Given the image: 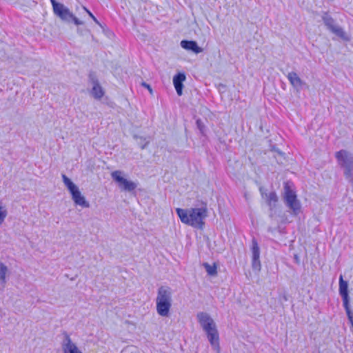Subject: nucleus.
Listing matches in <instances>:
<instances>
[{
  "label": "nucleus",
  "instance_id": "7",
  "mask_svg": "<svg viewBox=\"0 0 353 353\" xmlns=\"http://www.w3.org/2000/svg\"><path fill=\"white\" fill-rule=\"evenodd\" d=\"M122 172L120 170H116L111 173V176L114 181H116L121 190L127 192H132L134 190L137 185L133 181H128L122 176Z\"/></svg>",
  "mask_w": 353,
  "mask_h": 353
},
{
  "label": "nucleus",
  "instance_id": "13",
  "mask_svg": "<svg viewBox=\"0 0 353 353\" xmlns=\"http://www.w3.org/2000/svg\"><path fill=\"white\" fill-rule=\"evenodd\" d=\"M180 45L183 49L193 52L195 54L203 52V48L199 47L195 41L182 40Z\"/></svg>",
  "mask_w": 353,
  "mask_h": 353
},
{
  "label": "nucleus",
  "instance_id": "10",
  "mask_svg": "<svg viewBox=\"0 0 353 353\" xmlns=\"http://www.w3.org/2000/svg\"><path fill=\"white\" fill-rule=\"evenodd\" d=\"M63 335L64 339L61 344L63 353H82L76 344L72 341L67 332H64Z\"/></svg>",
  "mask_w": 353,
  "mask_h": 353
},
{
  "label": "nucleus",
  "instance_id": "4",
  "mask_svg": "<svg viewBox=\"0 0 353 353\" xmlns=\"http://www.w3.org/2000/svg\"><path fill=\"white\" fill-rule=\"evenodd\" d=\"M50 2L54 14L62 21L66 23L73 22L77 26L83 24V22L76 17L63 3H59L56 0H50Z\"/></svg>",
  "mask_w": 353,
  "mask_h": 353
},
{
  "label": "nucleus",
  "instance_id": "9",
  "mask_svg": "<svg viewBox=\"0 0 353 353\" xmlns=\"http://www.w3.org/2000/svg\"><path fill=\"white\" fill-rule=\"evenodd\" d=\"M252 267L253 270L259 271L261 270L260 249L255 239L252 241Z\"/></svg>",
  "mask_w": 353,
  "mask_h": 353
},
{
  "label": "nucleus",
  "instance_id": "19",
  "mask_svg": "<svg viewBox=\"0 0 353 353\" xmlns=\"http://www.w3.org/2000/svg\"><path fill=\"white\" fill-rule=\"evenodd\" d=\"M8 272V268L3 263H0V283L4 285L6 283V275Z\"/></svg>",
  "mask_w": 353,
  "mask_h": 353
},
{
  "label": "nucleus",
  "instance_id": "12",
  "mask_svg": "<svg viewBox=\"0 0 353 353\" xmlns=\"http://www.w3.org/2000/svg\"><path fill=\"white\" fill-rule=\"evenodd\" d=\"M291 85L297 90L299 91L305 85V83L301 79L295 72H290L287 76Z\"/></svg>",
  "mask_w": 353,
  "mask_h": 353
},
{
  "label": "nucleus",
  "instance_id": "15",
  "mask_svg": "<svg viewBox=\"0 0 353 353\" xmlns=\"http://www.w3.org/2000/svg\"><path fill=\"white\" fill-rule=\"evenodd\" d=\"M70 194L72 195V199L76 205L81 206L82 208L90 207L89 203L85 200V197L81 195L79 188L72 191Z\"/></svg>",
  "mask_w": 353,
  "mask_h": 353
},
{
  "label": "nucleus",
  "instance_id": "1",
  "mask_svg": "<svg viewBox=\"0 0 353 353\" xmlns=\"http://www.w3.org/2000/svg\"><path fill=\"white\" fill-rule=\"evenodd\" d=\"M176 212L182 223L193 228H203L205 224L203 220L208 216L206 207L190 209L176 208Z\"/></svg>",
  "mask_w": 353,
  "mask_h": 353
},
{
  "label": "nucleus",
  "instance_id": "16",
  "mask_svg": "<svg viewBox=\"0 0 353 353\" xmlns=\"http://www.w3.org/2000/svg\"><path fill=\"white\" fill-rule=\"evenodd\" d=\"M278 201V196L274 191L270 192V194L267 195V203L271 211L276 208V205Z\"/></svg>",
  "mask_w": 353,
  "mask_h": 353
},
{
  "label": "nucleus",
  "instance_id": "6",
  "mask_svg": "<svg viewBox=\"0 0 353 353\" xmlns=\"http://www.w3.org/2000/svg\"><path fill=\"white\" fill-rule=\"evenodd\" d=\"M202 328L205 332L210 345L214 350H216L217 352H219L220 346L219 332L214 320L212 319V322L210 321V323L203 325Z\"/></svg>",
  "mask_w": 353,
  "mask_h": 353
},
{
  "label": "nucleus",
  "instance_id": "11",
  "mask_svg": "<svg viewBox=\"0 0 353 353\" xmlns=\"http://www.w3.org/2000/svg\"><path fill=\"white\" fill-rule=\"evenodd\" d=\"M339 292L341 296L342 297L343 306L349 305L350 297L348 294V283L347 281L343 280L342 275H341L339 277Z\"/></svg>",
  "mask_w": 353,
  "mask_h": 353
},
{
  "label": "nucleus",
  "instance_id": "5",
  "mask_svg": "<svg viewBox=\"0 0 353 353\" xmlns=\"http://www.w3.org/2000/svg\"><path fill=\"white\" fill-rule=\"evenodd\" d=\"M321 17L325 26L332 33L344 41H347L350 40V37L347 35L344 30L336 24L335 20L327 12H323Z\"/></svg>",
  "mask_w": 353,
  "mask_h": 353
},
{
  "label": "nucleus",
  "instance_id": "18",
  "mask_svg": "<svg viewBox=\"0 0 353 353\" xmlns=\"http://www.w3.org/2000/svg\"><path fill=\"white\" fill-rule=\"evenodd\" d=\"M63 181L68 188L70 193L79 188L66 175L62 174Z\"/></svg>",
  "mask_w": 353,
  "mask_h": 353
},
{
  "label": "nucleus",
  "instance_id": "14",
  "mask_svg": "<svg viewBox=\"0 0 353 353\" xmlns=\"http://www.w3.org/2000/svg\"><path fill=\"white\" fill-rule=\"evenodd\" d=\"M185 78L184 73H178L173 77V84L179 96L183 94V82L185 80Z\"/></svg>",
  "mask_w": 353,
  "mask_h": 353
},
{
  "label": "nucleus",
  "instance_id": "2",
  "mask_svg": "<svg viewBox=\"0 0 353 353\" xmlns=\"http://www.w3.org/2000/svg\"><path fill=\"white\" fill-rule=\"evenodd\" d=\"M157 312L161 316H168L172 306V290L168 286H161L156 298Z\"/></svg>",
  "mask_w": 353,
  "mask_h": 353
},
{
  "label": "nucleus",
  "instance_id": "22",
  "mask_svg": "<svg viewBox=\"0 0 353 353\" xmlns=\"http://www.w3.org/2000/svg\"><path fill=\"white\" fill-rule=\"evenodd\" d=\"M196 126L201 134L205 135V126L201 119H199L196 121Z\"/></svg>",
  "mask_w": 353,
  "mask_h": 353
},
{
  "label": "nucleus",
  "instance_id": "25",
  "mask_svg": "<svg viewBox=\"0 0 353 353\" xmlns=\"http://www.w3.org/2000/svg\"><path fill=\"white\" fill-rule=\"evenodd\" d=\"M141 85H142L143 87H144V88H147V89L148 90V91H149L150 93H152V89L151 86H150L149 84H148L147 83H145V82L143 81V82L141 83Z\"/></svg>",
  "mask_w": 353,
  "mask_h": 353
},
{
  "label": "nucleus",
  "instance_id": "20",
  "mask_svg": "<svg viewBox=\"0 0 353 353\" xmlns=\"http://www.w3.org/2000/svg\"><path fill=\"white\" fill-rule=\"evenodd\" d=\"M203 267L205 268V271L210 276H215L217 274L216 266L215 264L211 265L208 263H204Z\"/></svg>",
  "mask_w": 353,
  "mask_h": 353
},
{
  "label": "nucleus",
  "instance_id": "24",
  "mask_svg": "<svg viewBox=\"0 0 353 353\" xmlns=\"http://www.w3.org/2000/svg\"><path fill=\"white\" fill-rule=\"evenodd\" d=\"M7 216V211L3 210V208L0 206V224H1Z\"/></svg>",
  "mask_w": 353,
  "mask_h": 353
},
{
  "label": "nucleus",
  "instance_id": "3",
  "mask_svg": "<svg viewBox=\"0 0 353 353\" xmlns=\"http://www.w3.org/2000/svg\"><path fill=\"white\" fill-rule=\"evenodd\" d=\"M283 200L286 206L292 210V214L298 215L301 212V203L297 199L296 192L292 189V183L290 181L284 183Z\"/></svg>",
  "mask_w": 353,
  "mask_h": 353
},
{
  "label": "nucleus",
  "instance_id": "26",
  "mask_svg": "<svg viewBox=\"0 0 353 353\" xmlns=\"http://www.w3.org/2000/svg\"><path fill=\"white\" fill-rule=\"evenodd\" d=\"M280 299L282 301H287L288 300V296L286 293H283L280 296Z\"/></svg>",
  "mask_w": 353,
  "mask_h": 353
},
{
  "label": "nucleus",
  "instance_id": "21",
  "mask_svg": "<svg viewBox=\"0 0 353 353\" xmlns=\"http://www.w3.org/2000/svg\"><path fill=\"white\" fill-rule=\"evenodd\" d=\"M134 138L138 140V145L142 150L145 149L149 144L150 141L146 138L138 135H134Z\"/></svg>",
  "mask_w": 353,
  "mask_h": 353
},
{
  "label": "nucleus",
  "instance_id": "17",
  "mask_svg": "<svg viewBox=\"0 0 353 353\" xmlns=\"http://www.w3.org/2000/svg\"><path fill=\"white\" fill-rule=\"evenodd\" d=\"M196 319L200 324V325L203 327V325L206 323H210V321L212 322L211 316L206 312H200L196 314Z\"/></svg>",
  "mask_w": 353,
  "mask_h": 353
},
{
  "label": "nucleus",
  "instance_id": "23",
  "mask_svg": "<svg viewBox=\"0 0 353 353\" xmlns=\"http://www.w3.org/2000/svg\"><path fill=\"white\" fill-rule=\"evenodd\" d=\"M84 10L87 12L88 15L93 19V21L98 24L101 28H103V25L98 21V19L93 15V14L88 10L85 7L83 8Z\"/></svg>",
  "mask_w": 353,
  "mask_h": 353
},
{
  "label": "nucleus",
  "instance_id": "8",
  "mask_svg": "<svg viewBox=\"0 0 353 353\" xmlns=\"http://www.w3.org/2000/svg\"><path fill=\"white\" fill-rule=\"evenodd\" d=\"M89 82L92 85L91 94L96 99H100L104 95V91L100 85L97 74L94 72H90L88 75Z\"/></svg>",
  "mask_w": 353,
  "mask_h": 353
}]
</instances>
